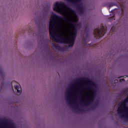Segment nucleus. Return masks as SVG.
Masks as SVG:
<instances>
[{
    "label": "nucleus",
    "instance_id": "4468645a",
    "mask_svg": "<svg viewBox=\"0 0 128 128\" xmlns=\"http://www.w3.org/2000/svg\"><path fill=\"white\" fill-rule=\"evenodd\" d=\"M76 36H78V34H72V38H70V40H74H74H76Z\"/></svg>",
    "mask_w": 128,
    "mask_h": 128
},
{
    "label": "nucleus",
    "instance_id": "dca6fc26",
    "mask_svg": "<svg viewBox=\"0 0 128 128\" xmlns=\"http://www.w3.org/2000/svg\"><path fill=\"white\" fill-rule=\"evenodd\" d=\"M76 108H77L78 110L80 112H84V110L82 109V108H79L78 107V106H76Z\"/></svg>",
    "mask_w": 128,
    "mask_h": 128
},
{
    "label": "nucleus",
    "instance_id": "6ab92c4d",
    "mask_svg": "<svg viewBox=\"0 0 128 128\" xmlns=\"http://www.w3.org/2000/svg\"><path fill=\"white\" fill-rule=\"evenodd\" d=\"M112 6H114V4H111L109 5V8H112Z\"/></svg>",
    "mask_w": 128,
    "mask_h": 128
},
{
    "label": "nucleus",
    "instance_id": "9b49d317",
    "mask_svg": "<svg viewBox=\"0 0 128 128\" xmlns=\"http://www.w3.org/2000/svg\"><path fill=\"white\" fill-rule=\"evenodd\" d=\"M68 44H70L68 46L69 48H72V46H74V40L70 38L68 42Z\"/></svg>",
    "mask_w": 128,
    "mask_h": 128
},
{
    "label": "nucleus",
    "instance_id": "f3484780",
    "mask_svg": "<svg viewBox=\"0 0 128 128\" xmlns=\"http://www.w3.org/2000/svg\"><path fill=\"white\" fill-rule=\"evenodd\" d=\"M77 32L78 31H72V34H78Z\"/></svg>",
    "mask_w": 128,
    "mask_h": 128
},
{
    "label": "nucleus",
    "instance_id": "7ed1b4c3",
    "mask_svg": "<svg viewBox=\"0 0 128 128\" xmlns=\"http://www.w3.org/2000/svg\"><path fill=\"white\" fill-rule=\"evenodd\" d=\"M106 28H104V26H102L100 28L98 27L94 30V34L96 40H100L106 34Z\"/></svg>",
    "mask_w": 128,
    "mask_h": 128
},
{
    "label": "nucleus",
    "instance_id": "2eb2a0df",
    "mask_svg": "<svg viewBox=\"0 0 128 128\" xmlns=\"http://www.w3.org/2000/svg\"><path fill=\"white\" fill-rule=\"evenodd\" d=\"M28 32H30V34H34V30H32V28H30L28 30Z\"/></svg>",
    "mask_w": 128,
    "mask_h": 128
},
{
    "label": "nucleus",
    "instance_id": "0eeeda50",
    "mask_svg": "<svg viewBox=\"0 0 128 128\" xmlns=\"http://www.w3.org/2000/svg\"><path fill=\"white\" fill-rule=\"evenodd\" d=\"M52 48H55L56 50H60V52H66V50H68L66 47L60 46L56 45L55 44H52Z\"/></svg>",
    "mask_w": 128,
    "mask_h": 128
},
{
    "label": "nucleus",
    "instance_id": "412c9836",
    "mask_svg": "<svg viewBox=\"0 0 128 128\" xmlns=\"http://www.w3.org/2000/svg\"><path fill=\"white\" fill-rule=\"evenodd\" d=\"M120 82H124V79H120Z\"/></svg>",
    "mask_w": 128,
    "mask_h": 128
},
{
    "label": "nucleus",
    "instance_id": "4be33fe9",
    "mask_svg": "<svg viewBox=\"0 0 128 128\" xmlns=\"http://www.w3.org/2000/svg\"><path fill=\"white\" fill-rule=\"evenodd\" d=\"M114 82H118V80H114Z\"/></svg>",
    "mask_w": 128,
    "mask_h": 128
},
{
    "label": "nucleus",
    "instance_id": "aec40b11",
    "mask_svg": "<svg viewBox=\"0 0 128 128\" xmlns=\"http://www.w3.org/2000/svg\"><path fill=\"white\" fill-rule=\"evenodd\" d=\"M124 116H126V114H124L122 116V118H124Z\"/></svg>",
    "mask_w": 128,
    "mask_h": 128
},
{
    "label": "nucleus",
    "instance_id": "423d86ee",
    "mask_svg": "<svg viewBox=\"0 0 128 128\" xmlns=\"http://www.w3.org/2000/svg\"><path fill=\"white\" fill-rule=\"evenodd\" d=\"M80 82H86L92 86H96V84L94 82H92V80H90V78H78V80H76L74 82V84H78Z\"/></svg>",
    "mask_w": 128,
    "mask_h": 128
},
{
    "label": "nucleus",
    "instance_id": "5701e85b",
    "mask_svg": "<svg viewBox=\"0 0 128 128\" xmlns=\"http://www.w3.org/2000/svg\"><path fill=\"white\" fill-rule=\"evenodd\" d=\"M84 42H86V38H85Z\"/></svg>",
    "mask_w": 128,
    "mask_h": 128
},
{
    "label": "nucleus",
    "instance_id": "1a4fd4ad",
    "mask_svg": "<svg viewBox=\"0 0 128 128\" xmlns=\"http://www.w3.org/2000/svg\"><path fill=\"white\" fill-rule=\"evenodd\" d=\"M70 24L72 28V31L78 32V29L76 28V21H71L70 22Z\"/></svg>",
    "mask_w": 128,
    "mask_h": 128
},
{
    "label": "nucleus",
    "instance_id": "20e7f679",
    "mask_svg": "<svg viewBox=\"0 0 128 128\" xmlns=\"http://www.w3.org/2000/svg\"><path fill=\"white\" fill-rule=\"evenodd\" d=\"M86 88H88V90H92V95L91 96V97L88 99L86 102H85V106H90V104H92V102L94 100V98H96V89L90 86H87Z\"/></svg>",
    "mask_w": 128,
    "mask_h": 128
},
{
    "label": "nucleus",
    "instance_id": "b1692460",
    "mask_svg": "<svg viewBox=\"0 0 128 128\" xmlns=\"http://www.w3.org/2000/svg\"><path fill=\"white\" fill-rule=\"evenodd\" d=\"M91 108H92V110L94 109V107H92Z\"/></svg>",
    "mask_w": 128,
    "mask_h": 128
},
{
    "label": "nucleus",
    "instance_id": "f03ea898",
    "mask_svg": "<svg viewBox=\"0 0 128 128\" xmlns=\"http://www.w3.org/2000/svg\"><path fill=\"white\" fill-rule=\"evenodd\" d=\"M63 8H64L66 10H69V12H71L74 14V16H76V12L74 11V10H72V8L68 7V5H66V4H64V2H56L54 5L53 6V10H54V12H60V14L62 16L64 14V12L62 10H61Z\"/></svg>",
    "mask_w": 128,
    "mask_h": 128
},
{
    "label": "nucleus",
    "instance_id": "9d476101",
    "mask_svg": "<svg viewBox=\"0 0 128 128\" xmlns=\"http://www.w3.org/2000/svg\"><path fill=\"white\" fill-rule=\"evenodd\" d=\"M15 90H16L17 92H15V94H18V96H20V94H22V88H20V86L18 85L14 86Z\"/></svg>",
    "mask_w": 128,
    "mask_h": 128
},
{
    "label": "nucleus",
    "instance_id": "f257e3e1",
    "mask_svg": "<svg viewBox=\"0 0 128 128\" xmlns=\"http://www.w3.org/2000/svg\"><path fill=\"white\" fill-rule=\"evenodd\" d=\"M56 20H62L65 22L68 20V18L66 16H64L63 18L56 15L55 13H52L50 18V22L49 24V32L50 38H52L56 42H59L60 44H68L70 38H66L63 36L62 35H58L56 36L54 32L56 30Z\"/></svg>",
    "mask_w": 128,
    "mask_h": 128
},
{
    "label": "nucleus",
    "instance_id": "f8f14e48",
    "mask_svg": "<svg viewBox=\"0 0 128 128\" xmlns=\"http://www.w3.org/2000/svg\"><path fill=\"white\" fill-rule=\"evenodd\" d=\"M118 2L119 4H120V6H121L122 12H124V0H118Z\"/></svg>",
    "mask_w": 128,
    "mask_h": 128
},
{
    "label": "nucleus",
    "instance_id": "6e6552de",
    "mask_svg": "<svg viewBox=\"0 0 128 128\" xmlns=\"http://www.w3.org/2000/svg\"><path fill=\"white\" fill-rule=\"evenodd\" d=\"M70 90H71L70 92L68 90L67 91V93L68 94V96H67V98H68V100L69 104H72V101H70V100H68V98H72L71 94L72 92V91L74 90L73 86H71Z\"/></svg>",
    "mask_w": 128,
    "mask_h": 128
},
{
    "label": "nucleus",
    "instance_id": "a211bd4d",
    "mask_svg": "<svg viewBox=\"0 0 128 128\" xmlns=\"http://www.w3.org/2000/svg\"><path fill=\"white\" fill-rule=\"evenodd\" d=\"M78 28H82V26L80 24H78Z\"/></svg>",
    "mask_w": 128,
    "mask_h": 128
},
{
    "label": "nucleus",
    "instance_id": "39448f33",
    "mask_svg": "<svg viewBox=\"0 0 128 128\" xmlns=\"http://www.w3.org/2000/svg\"><path fill=\"white\" fill-rule=\"evenodd\" d=\"M67 2H70V4H74V6L77 8L80 14H84V8L82 6H80V2H82V0H66Z\"/></svg>",
    "mask_w": 128,
    "mask_h": 128
},
{
    "label": "nucleus",
    "instance_id": "393cba45",
    "mask_svg": "<svg viewBox=\"0 0 128 128\" xmlns=\"http://www.w3.org/2000/svg\"><path fill=\"white\" fill-rule=\"evenodd\" d=\"M112 30V28H111V30Z\"/></svg>",
    "mask_w": 128,
    "mask_h": 128
},
{
    "label": "nucleus",
    "instance_id": "ddd939ff",
    "mask_svg": "<svg viewBox=\"0 0 128 128\" xmlns=\"http://www.w3.org/2000/svg\"><path fill=\"white\" fill-rule=\"evenodd\" d=\"M117 112L118 114H124V112H126V110L122 109V108H118L117 110Z\"/></svg>",
    "mask_w": 128,
    "mask_h": 128
},
{
    "label": "nucleus",
    "instance_id": "a878e982",
    "mask_svg": "<svg viewBox=\"0 0 128 128\" xmlns=\"http://www.w3.org/2000/svg\"><path fill=\"white\" fill-rule=\"evenodd\" d=\"M14 81H12V82H14Z\"/></svg>",
    "mask_w": 128,
    "mask_h": 128
}]
</instances>
